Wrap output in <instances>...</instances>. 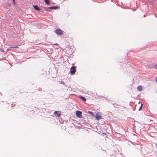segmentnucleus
<instances>
[{
	"label": "nucleus",
	"instance_id": "1a4fd4ad",
	"mask_svg": "<svg viewBox=\"0 0 157 157\" xmlns=\"http://www.w3.org/2000/svg\"><path fill=\"white\" fill-rule=\"evenodd\" d=\"M79 97L81 99H82V100H83V101H86V99L84 97H82L80 95V96H79Z\"/></svg>",
	"mask_w": 157,
	"mask_h": 157
},
{
	"label": "nucleus",
	"instance_id": "423d86ee",
	"mask_svg": "<svg viewBox=\"0 0 157 157\" xmlns=\"http://www.w3.org/2000/svg\"><path fill=\"white\" fill-rule=\"evenodd\" d=\"M33 7L34 8V9H36V10H40V8H39V7L37 5L33 6Z\"/></svg>",
	"mask_w": 157,
	"mask_h": 157
},
{
	"label": "nucleus",
	"instance_id": "dca6fc26",
	"mask_svg": "<svg viewBox=\"0 0 157 157\" xmlns=\"http://www.w3.org/2000/svg\"><path fill=\"white\" fill-rule=\"evenodd\" d=\"M61 84H64V82L63 81H61Z\"/></svg>",
	"mask_w": 157,
	"mask_h": 157
},
{
	"label": "nucleus",
	"instance_id": "f03ea898",
	"mask_svg": "<svg viewBox=\"0 0 157 157\" xmlns=\"http://www.w3.org/2000/svg\"><path fill=\"white\" fill-rule=\"evenodd\" d=\"M76 71V69L75 67L72 66L71 67L70 70V73L71 74L73 75L75 74V72Z\"/></svg>",
	"mask_w": 157,
	"mask_h": 157
},
{
	"label": "nucleus",
	"instance_id": "4468645a",
	"mask_svg": "<svg viewBox=\"0 0 157 157\" xmlns=\"http://www.w3.org/2000/svg\"><path fill=\"white\" fill-rule=\"evenodd\" d=\"M154 67L156 69H157V64H156L155 66Z\"/></svg>",
	"mask_w": 157,
	"mask_h": 157
},
{
	"label": "nucleus",
	"instance_id": "412c9836",
	"mask_svg": "<svg viewBox=\"0 0 157 157\" xmlns=\"http://www.w3.org/2000/svg\"><path fill=\"white\" fill-rule=\"evenodd\" d=\"M156 147H157V145H156Z\"/></svg>",
	"mask_w": 157,
	"mask_h": 157
},
{
	"label": "nucleus",
	"instance_id": "0eeeda50",
	"mask_svg": "<svg viewBox=\"0 0 157 157\" xmlns=\"http://www.w3.org/2000/svg\"><path fill=\"white\" fill-rule=\"evenodd\" d=\"M50 8L51 10V9H56L58 8V7L56 6H52L50 7Z\"/></svg>",
	"mask_w": 157,
	"mask_h": 157
},
{
	"label": "nucleus",
	"instance_id": "f257e3e1",
	"mask_svg": "<svg viewBox=\"0 0 157 157\" xmlns=\"http://www.w3.org/2000/svg\"><path fill=\"white\" fill-rule=\"evenodd\" d=\"M56 33L59 35H62L63 34V32L61 29H58L56 30Z\"/></svg>",
	"mask_w": 157,
	"mask_h": 157
},
{
	"label": "nucleus",
	"instance_id": "ddd939ff",
	"mask_svg": "<svg viewBox=\"0 0 157 157\" xmlns=\"http://www.w3.org/2000/svg\"><path fill=\"white\" fill-rule=\"evenodd\" d=\"M89 113L93 116H94V115L93 114L92 112H89Z\"/></svg>",
	"mask_w": 157,
	"mask_h": 157
},
{
	"label": "nucleus",
	"instance_id": "39448f33",
	"mask_svg": "<svg viewBox=\"0 0 157 157\" xmlns=\"http://www.w3.org/2000/svg\"><path fill=\"white\" fill-rule=\"evenodd\" d=\"M137 89L138 91H141L142 90L143 88L141 86H139L137 87Z\"/></svg>",
	"mask_w": 157,
	"mask_h": 157
},
{
	"label": "nucleus",
	"instance_id": "6e6552de",
	"mask_svg": "<svg viewBox=\"0 0 157 157\" xmlns=\"http://www.w3.org/2000/svg\"><path fill=\"white\" fill-rule=\"evenodd\" d=\"M43 8H44V10L46 11H50V7H44Z\"/></svg>",
	"mask_w": 157,
	"mask_h": 157
},
{
	"label": "nucleus",
	"instance_id": "9d476101",
	"mask_svg": "<svg viewBox=\"0 0 157 157\" xmlns=\"http://www.w3.org/2000/svg\"><path fill=\"white\" fill-rule=\"evenodd\" d=\"M44 2L47 5H49V0H45Z\"/></svg>",
	"mask_w": 157,
	"mask_h": 157
},
{
	"label": "nucleus",
	"instance_id": "aec40b11",
	"mask_svg": "<svg viewBox=\"0 0 157 157\" xmlns=\"http://www.w3.org/2000/svg\"><path fill=\"white\" fill-rule=\"evenodd\" d=\"M1 51H2V52H4V51L3 50H2Z\"/></svg>",
	"mask_w": 157,
	"mask_h": 157
},
{
	"label": "nucleus",
	"instance_id": "a211bd4d",
	"mask_svg": "<svg viewBox=\"0 0 157 157\" xmlns=\"http://www.w3.org/2000/svg\"><path fill=\"white\" fill-rule=\"evenodd\" d=\"M13 2H14V3L15 4V0H13Z\"/></svg>",
	"mask_w": 157,
	"mask_h": 157
},
{
	"label": "nucleus",
	"instance_id": "20e7f679",
	"mask_svg": "<svg viewBox=\"0 0 157 157\" xmlns=\"http://www.w3.org/2000/svg\"><path fill=\"white\" fill-rule=\"evenodd\" d=\"M94 116L97 120L101 119V117L98 113L96 114Z\"/></svg>",
	"mask_w": 157,
	"mask_h": 157
},
{
	"label": "nucleus",
	"instance_id": "f8f14e48",
	"mask_svg": "<svg viewBox=\"0 0 157 157\" xmlns=\"http://www.w3.org/2000/svg\"><path fill=\"white\" fill-rule=\"evenodd\" d=\"M18 47L17 46L15 47H11L10 48V49H8V50H10L12 48H18Z\"/></svg>",
	"mask_w": 157,
	"mask_h": 157
},
{
	"label": "nucleus",
	"instance_id": "6ab92c4d",
	"mask_svg": "<svg viewBox=\"0 0 157 157\" xmlns=\"http://www.w3.org/2000/svg\"><path fill=\"white\" fill-rule=\"evenodd\" d=\"M155 82H157V77L156 78V79Z\"/></svg>",
	"mask_w": 157,
	"mask_h": 157
},
{
	"label": "nucleus",
	"instance_id": "9b49d317",
	"mask_svg": "<svg viewBox=\"0 0 157 157\" xmlns=\"http://www.w3.org/2000/svg\"><path fill=\"white\" fill-rule=\"evenodd\" d=\"M141 103V106H140V108H139V110H140L141 109V108H142V106H143V105L142 104V103L141 102H139V103Z\"/></svg>",
	"mask_w": 157,
	"mask_h": 157
},
{
	"label": "nucleus",
	"instance_id": "2eb2a0df",
	"mask_svg": "<svg viewBox=\"0 0 157 157\" xmlns=\"http://www.w3.org/2000/svg\"><path fill=\"white\" fill-rule=\"evenodd\" d=\"M60 116V113H58L57 114V116L58 117H59Z\"/></svg>",
	"mask_w": 157,
	"mask_h": 157
},
{
	"label": "nucleus",
	"instance_id": "f3484780",
	"mask_svg": "<svg viewBox=\"0 0 157 157\" xmlns=\"http://www.w3.org/2000/svg\"><path fill=\"white\" fill-rule=\"evenodd\" d=\"M58 112V111H56L55 112H54V114H56Z\"/></svg>",
	"mask_w": 157,
	"mask_h": 157
},
{
	"label": "nucleus",
	"instance_id": "7ed1b4c3",
	"mask_svg": "<svg viewBox=\"0 0 157 157\" xmlns=\"http://www.w3.org/2000/svg\"><path fill=\"white\" fill-rule=\"evenodd\" d=\"M82 112L81 111H77L76 112V115L78 117L81 118L82 117Z\"/></svg>",
	"mask_w": 157,
	"mask_h": 157
}]
</instances>
